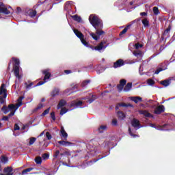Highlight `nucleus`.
I'll use <instances>...</instances> for the list:
<instances>
[{
    "label": "nucleus",
    "mask_w": 175,
    "mask_h": 175,
    "mask_svg": "<svg viewBox=\"0 0 175 175\" xmlns=\"http://www.w3.org/2000/svg\"><path fill=\"white\" fill-rule=\"evenodd\" d=\"M23 99H24V96H21L18 99V103L16 104L15 109L13 111H11V112L8 115L9 118L12 117V116H14V114L16 113V111H17V109H18V107H20V106H21L23 105Z\"/></svg>",
    "instance_id": "obj_7"
},
{
    "label": "nucleus",
    "mask_w": 175,
    "mask_h": 175,
    "mask_svg": "<svg viewBox=\"0 0 175 175\" xmlns=\"http://www.w3.org/2000/svg\"><path fill=\"white\" fill-rule=\"evenodd\" d=\"M0 175H13V169L10 167H5L2 173V167L0 165Z\"/></svg>",
    "instance_id": "obj_9"
},
{
    "label": "nucleus",
    "mask_w": 175,
    "mask_h": 175,
    "mask_svg": "<svg viewBox=\"0 0 175 175\" xmlns=\"http://www.w3.org/2000/svg\"><path fill=\"white\" fill-rule=\"evenodd\" d=\"M124 65V60L123 59H118L116 62L113 64V68H120V66H123Z\"/></svg>",
    "instance_id": "obj_19"
},
{
    "label": "nucleus",
    "mask_w": 175,
    "mask_h": 175,
    "mask_svg": "<svg viewBox=\"0 0 175 175\" xmlns=\"http://www.w3.org/2000/svg\"><path fill=\"white\" fill-rule=\"evenodd\" d=\"M51 118H52V122L55 121V112H51Z\"/></svg>",
    "instance_id": "obj_47"
},
{
    "label": "nucleus",
    "mask_w": 175,
    "mask_h": 175,
    "mask_svg": "<svg viewBox=\"0 0 175 175\" xmlns=\"http://www.w3.org/2000/svg\"><path fill=\"white\" fill-rule=\"evenodd\" d=\"M139 114H142L145 117H152V118H154V116L151 115V113H148V111L146 110H139Z\"/></svg>",
    "instance_id": "obj_21"
},
{
    "label": "nucleus",
    "mask_w": 175,
    "mask_h": 175,
    "mask_svg": "<svg viewBox=\"0 0 175 175\" xmlns=\"http://www.w3.org/2000/svg\"><path fill=\"white\" fill-rule=\"evenodd\" d=\"M142 24L144 27H148L150 25V23L146 18L142 20Z\"/></svg>",
    "instance_id": "obj_34"
},
{
    "label": "nucleus",
    "mask_w": 175,
    "mask_h": 175,
    "mask_svg": "<svg viewBox=\"0 0 175 175\" xmlns=\"http://www.w3.org/2000/svg\"><path fill=\"white\" fill-rule=\"evenodd\" d=\"M131 100L135 102V103H139V102H142V98L140 96L131 97Z\"/></svg>",
    "instance_id": "obj_28"
},
{
    "label": "nucleus",
    "mask_w": 175,
    "mask_h": 175,
    "mask_svg": "<svg viewBox=\"0 0 175 175\" xmlns=\"http://www.w3.org/2000/svg\"><path fill=\"white\" fill-rule=\"evenodd\" d=\"M135 23H136V21H133L131 23V24H129V25H127L120 33V36H121V35H124V33H126V32L128 31V29H129V28H131V27H132V25L135 24Z\"/></svg>",
    "instance_id": "obj_18"
},
{
    "label": "nucleus",
    "mask_w": 175,
    "mask_h": 175,
    "mask_svg": "<svg viewBox=\"0 0 175 175\" xmlns=\"http://www.w3.org/2000/svg\"><path fill=\"white\" fill-rule=\"evenodd\" d=\"M51 96H53V98H54L55 96H57L59 95V89H58V88H55V89L53 90V91L51 93Z\"/></svg>",
    "instance_id": "obj_27"
},
{
    "label": "nucleus",
    "mask_w": 175,
    "mask_h": 175,
    "mask_svg": "<svg viewBox=\"0 0 175 175\" xmlns=\"http://www.w3.org/2000/svg\"><path fill=\"white\" fill-rule=\"evenodd\" d=\"M35 162L37 163V165H40L42 163V157H36L35 159Z\"/></svg>",
    "instance_id": "obj_37"
},
{
    "label": "nucleus",
    "mask_w": 175,
    "mask_h": 175,
    "mask_svg": "<svg viewBox=\"0 0 175 175\" xmlns=\"http://www.w3.org/2000/svg\"><path fill=\"white\" fill-rule=\"evenodd\" d=\"M107 129V126L101 125L98 128V132H99V133H103V132H105V131H106Z\"/></svg>",
    "instance_id": "obj_29"
},
{
    "label": "nucleus",
    "mask_w": 175,
    "mask_h": 175,
    "mask_svg": "<svg viewBox=\"0 0 175 175\" xmlns=\"http://www.w3.org/2000/svg\"><path fill=\"white\" fill-rule=\"evenodd\" d=\"M60 137H62V140H68V133L64 129V126H61L60 130Z\"/></svg>",
    "instance_id": "obj_12"
},
{
    "label": "nucleus",
    "mask_w": 175,
    "mask_h": 175,
    "mask_svg": "<svg viewBox=\"0 0 175 175\" xmlns=\"http://www.w3.org/2000/svg\"><path fill=\"white\" fill-rule=\"evenodd\" d=\"M51 108L49 107L48 109H46L42 114H41V117H44V116H47V114H49V113H50V109Z\"/></svg>",
    "instance_id": "obj_35"
},
{
    "label": "nucleus",
    "mask_w": 175,
    "mask_h": 175,
    "mask_svg": "<svg viewBox=\"0 0 175 175\" xmlns=\"http://www.w3.org/2000/svg\"><path fill=\"white\" fill-rule=\"evenodd\" d=\"M160 66L161 67L155 71V75H159L160 72L166 70V69H167V66L165 64H161Z\"/></svg>",
    "instance_id": "obj_16"
},
{
    "label": "nucleus",
    "mask_w": 175,
    "mask_h": 175,
    "mask_svg": "<svg viewBox=\"0 0 175 175\" xmlns=\"http://www.w3.org/2000/svg\"><path fill=\"white\" fill-rule=\"evenodd\" d=\"M153 12H154V14H155L156 16L159 14V10H158V7L153 8Z\"/></svg>",
    "instance_id": "obj_45"
},
{
    "label": "nucleus",
    "mask_w": 175,
    "mask_h": 175,
    "mask_svg": "<svg viewBox=\"0 0 175 175\" xmlns=\"http://www.w3.org/2000/svg\"><path fill=\"white\" fill-rule=\"evenodd\" d=\"M14 131H19L20 130V126H18V125H17V124H16L14 125Z\"/></svg>",
    "instance_id": "obj_57"
},
{
    "label": "nucleus",
    "mask_w": 175,
    "mask_h": 175,
    "mask_svg": "<svg viewBox=\"0 0 175 175\" xmlns=\"http://www.w3.org/2000/svg\"><path fill=\"white\" fill-rule=\"evenodd\" d=\"M163 111H165V106L160 105L154 109V114H161V113H163Z\"/></svg>",
    "instance_id": "obj_17"
},
{
    "label": "nucleus",
    "mask_w": 175,
    "mask_h": 175,
    "mask_svg": "<svg viewBox=\"0 0 175 175\" xmlns=\"http://www.w3.org/2000/svg\"><path fill=\"white\" fill-rule=\"evenodd\" d=\"M36 142V139L35 137H31L29 139V145L32 146V144H33V143H35Z\"/></svg>",
    "instance_id": "obj_43"
},
{
    "label": "nucleus",
    "mask_w": 175,
    "mask_h": 175,
    "mask_svg": "<svg viewBox=\"0 0 175 175\" xmlns=\"http://www.w3.org/2000/svg\"><path fill=\"white\" fill-rule=\"evenodd\" d=\"M58 144H60V146H64V147H70L73 146V144L72 142H69L66 140H61L57 142Z\"/></svg>",
    "instance_id": "obj_15"
},
{
    "label": "nucleus",
    "mask_w": 175,
    "mask_h": 175,
    "mask_svg": "<svg viewBox=\"0 0 175 175\" xmlns=\"http://www.w3.org/2000/svg\"><path fill=\"white\" fill-rule=\"evenodd\" d=\"M81 105H84L82 100H73L68 104V107H70V110H74V109L81 107Z\"/></svg>",
    "instance_id": "obj_6"
},
{
    "label": "nucleus",
    "mask_w": 175,
    "mask_h": 175,
    "mask_svg": "<svg viewBox=\"0 0 175 175\" xmlns=\"http://www.w3.org/2000/svg\"><path fill=\"white\" fill-rule=\"evenodd\" d=\"M49 144L48 142H45L43 145L44 148H46V147H49Z\"/></svg>",
    "instance_id": "obj_62"
},
{
    "label": "nucleus",
    "mask_w": 175,
    "mask_h": 175,
    "mask_svg": "<svg viewBox=\"0 0 175 175\" xmlns=\"http://www.w3.org/2000/svg\"><path fill=\"white\" fill-rule=\"evenodd\" d=\"M90 83V80L85 81L81 83V87H85Z\"/></svg>",
    "instance_id": "obj_49"
},
{
    "label": "nucleus",
    "mask_w": 175,
    "mask_h": 175,
    "mask_svg": "<svg viewBox=\"0 0 175 175\" xmlns=\"http://www.w3.org/2000/svg\"><path fill=\"white\" fill-rule=\"evenodd\" d=\"M147 84L148 85H154L155 84V81L152 79H148Z\"/></svg>",
    "instance_id": "obj_44"
},
{
    "label": "nucleus",
    "mask_w": 175,
    "mask_h": 175,
    "mask_svg": "<svg viewBox=\"0 0 175 175\" xmlns=\"http://www.w3.org/2000/svg\"><path fill=\"white\" fill-rule=\"evenodd\" d=\"M131 90H132V83H128L123 89V91H124V92H128L129 91H131Z\"/></svg>",
    "instance_id": "obj_22"
},
{
    "label": "nucleus",
    "mask_w": 175,
    "mask_h": 175,
    "mask_svg": "<svg viewBox=\"0 0 175 175\" xmlns=\"http://www.w3.org/2000/svg\"><path fill=\"white\" fill-rule=\"evenodd\" d=\"M78 87L79 85L73 84L72 88V90H76V88H77Z\"/></svg>",
    "instance_id": "obj_63"
},
{
    "label": "nucleus",
    "mask_w": 175,
    "mask_h": 175,
    "mask_svg": "<svg viewBox=\"0 0 175 175\" xmlns=\"http://www.w3.org/2000/svg\"><path fill=\"white\" fill-rule=\"evenodd\" d=\"M12 60L14 62L13 68L14 73L16 79L20 80L22 77L21 75H20V72H21V68H20V59L14 57L12 58Z\"/></svg>",
    "instance_id": "obj_3"
},
{
    "label": "nucleus",
    "mask_w": 175,
    "mask_h": 175,
    "mask_svg": "<svg viewBox=\"0 0 175 175\" xmlns=\"http://www.w3.org/2000/svg\"><path fill=\"white\" fill-rule=\"evenodd\" d=\"M58 155H59V150H56L53 154L54 158H58Z\"/></svg>",
    "instance_id": "obj_52"
},
{
    "label": "nucleus",
    "mask_w": 175,
    "mask_h": 175,
    "mask_svg": "<svg viewBox=\"0 0 175 175\" xmlns=\"http://www.w3.org/2000/svg\"><path fill=\"white\" fill-rule=\"evenodd\" d=\"M118 91H122L124 90V85L120 84L118 85Z\"/></svg>",
    "instance_id": "obj_53"
},
{
    "label": "nucleus",
    "mask_w": 175,
    "mask_h": 175,
    "mask_svg": "<svg viewBox=\"0 0 175 175\" xmlns=\"http://www.w3.org/2000/svg\"><path fill=\"white\" fill-rule=\"evenodd\" d=\"M12 10V7L8 8L3 5V3H0V13H3L4 14H10Z\"/></svg>",
    "instance_id": "obj_8"
},
{
    "label": "nucleus",
    "mask_w": 175,
    "mask_h": 175,
    "mask_svg": "<svg viewBox=\"0 0 175 175\" xmlns=\"http://www.w3.org/2000/svg\"><path fill=\"white\" fill-rule=\"evenodd\" d=\"M72 6H73V1H67L65 5V10L69 12V10H72Z\"/></svg>",
    "instance_id": "obj_20"
},
{
    "label": "nucleus",
    "mask_w": 175,
    "mask_h": 175,
    "mask_svg": "<svg viewBox=\"0 0 175 175\" xmlns=\"http://www.w3.org/2000/svg\"><path fill=\"white\" fill-rule=\"evenodd\" d=\"M110 153H108L107 154H105V156L96 159V160H94V162H98V161H99V159H102V158H105V157H107V155H109Z\"/></svg>",
    "instance_id": "obj_59"
},
{
    "label": "nucleus",
    "mask_w": 175,
    "mask_h": 175,
    "mask_svg": "<svg viewBox=\"0 0 175 175\" xmlns=\"http://www.w3.org/2000/svg\"><path fill=\"white\" fill-rule=\"evenodd\" d=\"M33 168H27V169H25L24 170L23 172H22V174H27V173L29 172H31L33 170Z\"/></svg>",
    "instance_id": "obj_38"
},
{
    "label": "nucleus",
    "mask_w": 175,
    "mask_h": 175,
    "mask_svg": "<svg viewBox=\"0 0 175 175\" xmlns=\"http://www.w3.org/2000/svg\"><path fill=\"white\" fill-rule=\"evenodd\" d=\"M65 105H66V101L65 100H60V101L59 102V103L57 105V109H59L64 107V106H65Z\"/></svg>",
    "instance_id": "obj_26"
},
{
    "label": "nucleus",
    "mask_w": 175,
    "mask_h": 175,
    "mask_svg": "<svg viewBox=\"0 0 175 175\" xmlns=\"http://www.w3.org/2000/svg\"><path fill=\"white\" fill-rule=\"evenodd\" d=\"M27 14V16H29V17H35L36 16V11H33V10H29Z\"/></svg>",
    "instance_id": "obj_25"
},
{
    "label": "nucleus",
    "mask_w": 175,
    "mask_h": 175,
    "mask_svg": "<svg viewBox=\"0 0 175 175\" xmlns=\"http://www.w3.org/2000/svg\"><path fill=\"white\" fill-rule=\"evenodd\" d=\"M49 157H50V156H49V154H47V153H45V154H44L42 155L43 159H49Z\"/></svg>",
    "instance_id": "obj_54"
},
{
    "label": "nucleus",
    "mask_w": 175,
    "mask_h": 175,
    "mask_svg": "<svg viewBox=\"0 0 175 175\" xmlns=\"http://www.w3.org/2000/svg\"><path fill=\"white\" fill-rule=\"evenodd\" d=\"M43 107H44V105H43V103H40L37 107H36L33 111H38V110H41V109H43Z\"/></svg>",
    "instance_id": "obj_30"
},
{
    "label": "nucleus",
    "mask_w": 175,
    "mask_h": 175,
    "mask_svg": "<svg viewBox=\"0 0 175 175\" xmlns=\"http://www.w3.org/2000/svg\"><path fill=\"white\" fill-rule=\"evenodd\" d=\"M64 72L66 73V75H69L70 73H72V71L69 70H66L64 71Z\"/></svg>",
    "instance_id": "obj_61"
},
{
    "label": "nucleus",
    "mask_w": 175,
    "mask_h": 175,
    "mask_svg": "<svg viewBox=\"0 0 175 175\" xmlns=\"http://www.w3.org/2000/svg\"><path fill=\"white\" fill-rule=\"evenodd\" d=\"M61 157H64L65 155L66 157H70L72 155V153L69 150H66L63 153H60Z\"/></svg>",
    "instance_id": "obj_32"
},
{
    "label": "nucleus",
    "mask_w": 175,
    "mask_h": 175,
    "mask_svg": "<svg viewBox=\"0 0 175 175\" xmlns=\"http://www.w3.org/2000/svg\"><path fill=\"white\" fill-rule=\"evenodd\" d=\"M62 165H64V166H68V167H76V166H70L69 164L66 163H62Z\"/></svg>",
    "instance_id": "obj_56"
},
{
    "label": "nucleus",
    "mask_w": 175,
    "mask_h": 175,
    "mask_svg": "<svg viewBox=\"0 0 175 175\" xmlns=\"http://www.w3.org/2000/svg\"><path fill=\"white\" fill-rule=\"evenodd\" d=\"M140 15L141 16H147V13L146 12H141Z\"/></svg>",
    "instance_id": "obj_64"
},
{
    "label": "nucleus",
    "mask_w": 175,
    "mask_h": 175,
    "mask_svg": "<svg viewBox=\"0 0 175 175\" xmlns=\"http://www.w3.org/2000/svg\"><path fill=\"white\" fill-rule=\"evenodd\" d=\"M9 120V116H3L1 121H8Z\"/></svg>",
    "instance_id": "obj_58"
},
{
    "label": "nucleus",
    "mask_w": 175,
    "mask_h": 175,
    "mask_svg": "<svg viewBox=\"0 0 175 175\" xmlns=\"http://www.w3.org/2000/svg\"><path fill=\"white\" fill-rule=\"evenodd\" d=\"M46 138L48 139V140H51L52 139V136H51V134H50L49 132H46Z\"/></svg>",
    "instance_id": "obj_48"
},
{
    "label": "nucleus",
    "mask_w": 175,
    "mask_h": 175,
    "mask_svg": "<svg viewBox=\"0 0 175 175\" xmlns=\"http://www.w3.org/2000/svg\"><path fill=\"white\" fill-rule=\"evenodd\" d=\"M135 47L137 50H139V49H142V47H143V44H139V43H136L135 44Z\"/></svg>",
    "instance_id": "obj_46"
},
{
    "label": "nucleus",
    "mask_w": 175,
    "mask_h": 175,
    "mask_svg": "<svg viewBox=\"0 0 175 175\" xmlns=\"http://www.w3.org/2000/svg\"><path fill=\"white\" fill-rule=\"evenodd\" d=\"M69 111V109H66V108H62L60 111V115L64 116V114H66V113H68Z\"/></svg>",
    "instance_id": "obj_39"
},
{
    "label": "nucleus",
    "mask_w": 175,
    "mask_h": 175,
    "mask_svg": "<svg viewBox=\"0 0 175 175\" xmlns=\"http://www.w3.org/2000/svg\"><path fill=\"white\" fill-rule=\"evenodd\" d=\"M117 116L118 118L121 120H124L125 117H126V115H125L122 111H118Z\"/></svg>",
    "instance_id": "obj_23"
},
{
    "label": "nucleus",
    "mask_w": 175,
    "mask_h": 175,
    "mask_svg": "<svg viewBox=\"0 0 175 175\" xmlns=\"http://www.w3.org/2000/svg\"><path fill=\"white\" fill-rule=\"evenodd\" d=\"M73 32L74 33H75L76 36L79 38V39H80L83 46H85V47H90V49L93 51L95 50L96 51H99V53H100L102 50H105L107 46H109L108 44L105 45L106 44V42L105 41H102L101 42L99 43L98 45L96 46H90L87 40L84 39V35H83L81 32H80L79 30L76 29H73Z\"/></svg>",
    "instance_id": "obj_2"
},
{
    "label": "nucleus",
    "mask_w": 175,
    "mask_h": 175,
    "mask_svg": "<svg viewBox=\"0 0 175 175\" xmlns=\"http://www.w3.org/2000/svg\"><path fill=\"white\" fill-rule=\"evenodd\" d=\"M129 133L130 136H132L133 137H139V135L133 134V132L132 130H131V128H129Z\"/></svg>",
    "instance_id": "obj_40"
},
{
    "label": "nucleus",
    "mask_w": 175,
    "mask_h": 175,
    "mask_svg": "<svg viewBox=\"0 0 175 175\" xmlns=\"http://www.w3.org/2000/svg\"><path fill=\"white\" fill-rule=\"evenodd\" d=\"M118 106H120V107H133V105H132L131 104H125V103H119Z\"/></svg>",
    "instance_id": "obj_31"
},
{
    "label": "nucleus",
    "mask_w": 175,
    "mask_h": 175,
    "mask_svg": "<svg viewBox=\"0 0 175 175\" xmlns=\"http://www.w3.org/2000/svg\"><path fill=\"white\" fill-rule=\"evenodd\" d=\"M6 85L2 83L0 87V103L3 105L6 101L8 93L6 92Z\"/></svg>",
    "instance_id": "obj_4"
},
{
    "label": "nucleus",
    "mask_w": 175,
    "mask_h": 175,
    "mask_svg": "<svg viewBox=\"0 0 175 175\" xmlns=\"http://www.w3.org/2000/svg\"><path fill=\"white\" fill-rule=\"evenodd\" d=\"M16 109V105L11 104L8 105V107L3 106L1 108V111H3V113H4V114H8V113H9V111H12L13 110H14Z\"/></svg>",
    "instance_id": "obj_10"
},
{
    "label": "nucleus",
    "mask_w": 175,
    "mask_h": 175,
    "mask_svg": "<svg viewBox=\"0 0 175 175\" xmlns=\"http://www.w3.org/2000/svg\"><path fill=\"white\" fill-rule=\"evenodd\" d=\"M162 85H164V87H167L170 84V81L165 80L161 81Z\"/></svg>",
    "instance_id": "obj_36"
},
{
    "label": "nucleus",
    "mask_w": 175,
    "mask_h": 175,
    "mask_svg": "<svg viewBox=\"0 0 175 175\" xmlns=\"http://www.w3.org/2000/svg\"><path fill=\"white\" fill-rule=\"evenodd\" d=\"M72 18H73V20L77 21L78 23H80L81 21V18L77 15L72 16Z\"/></svg>",
    "instance_id": "obj_33"
},
{
    "label": "nucleus",
    "mask_w": 175,
    "mask_h": 175,
    "mask_svg": "<svg viewBox=\"0 0 175 175\" xmlns=\"http://www.w3.org/2000/svg\"><path fill=\"white\" fill-rule=\"evenodd\" d=\"M112 125H113V126H117V125H118L117 119H113V120H112Z\"/></svg>",
    "instance_id": "obj_51"
},
{
    "label": "nucleus",
    "mask_w": 175,
    "mask_h": 175,
    "mask_svg": "<svg viewBox=\"0 0 175 175\" xmlns=\"http://www.w3.org/2000/svg\"><path fill=\"white\" fill-rule=\"evenodd\" d=\"M1 161L2 163H8V157H6L5 156H2L1 158Z\"/></svg>",
    "instance_id": "obj_42"
},
{
    "label": "nucleus",
    "mask_w": 175,
    "mask_h": 175,
    "mask_svg": "<svg viewBox=\"0 0 175 175\" xmlns=\"http://www.w3.org/2000/svg\"><path fill=\"white\" fill-rule=\"evenodd\" d=\"M149 126H151V128H155V129H157V131H165L163 129V127L161 126H155V124L152 123H150Z\"/></svg>",
    "instance_id": "obj_24"
},
{
    "label": "nucleus",
    "mask_w": 175,
    "mask_h": 175,
    "mask_svg": "<svg viewBox=\"0 0 175 175\" xmlns=\"http://www.w3.org/2000/svg\"><path fill=\"white\" fill-rule=\"evenodd\" d=\"M32 85H33V83H30L29 85H26L27 90H31V88H32Z\"/></svg>",
    "instance_id": "obj_55"
},
{
    "label": "nucleus",
    "mask_w": 175,
    "mask_h": 175,
    "mask_svg": "<svg viewBox=\"0 0 175 175\" xmlns=\"http://www.w3.org/2000/svg\"><path fill=\"white\" fill-rule=\"evenodd\" d=\"M42 73H43V75H44V81H41L38 82L37 83V85H36L35 87H38L39 85H43V84H44V83H47V81H49V80H50V77L51 76V74H50V70H49V69L44 70L42 71Z\"/></svg>",
    "instance_id": "obj_5"
},
{
    "label": "nucleus",
    "mask_w": 175,
    "mask_h": 175,
    "mask_svg": "<svg viewBox=\"0 0 175 175\" xmlns=\"http://www.w3.org/2000/svg\"><path fill=\"white\" fill-rule=\"evenodd\" d=\"M120 85H123V86L125 85V84H126V80L125 79L120 80Z\"/></svg>",
    "instance_id": "obj_50"
},
{
    "label": "nucleus",
    "mask_w": 175,
    "mask_h": 175,
    "mask_svg": "<svg viewBox=\"0 0 175 175\" xmlns=\"http://www.w3.org/2000/svg\"><path fill=\"white\" fill-rule=\"evenodd\" d=\"M92 98H91L90 100L87 101L88 103H89V104L92 103V102H94V100H95V99H97L98 97L96 96H95V95H92Z\"/></svg>",
    "instance_id": "obj_41"
},
{
    "label": "nucleus",
    "mask_w": 175,
    "mask_h": 175,
    "mask_svg": "<svg viewBox=\"0 0 175 175\" xmlns=\"http://www.w3.org/2000/svg\"><path fill=\"white\" fill-rule=\"evenodd\" d=\"M133 54L139 59L138 61H142V59H143V55L144 53L142 51L135 50L133 52Z\"/></svg>",
    "instance_id": "obj_11"
},
{
    "label": "nucleus",
    "mask_w": 175,
    "mask_h": 175,
    "mask_svg": "<svg viewBox=\"0 0 175 175\" xmlns=\"http://www.w3.org/2000/svg\"><path fill=\"white\" fill-rule=\"evenodd\" d=\"M102 72H105V68H102L101 70L98 69L97 73L100 74Z\"/></svg>",
    "instance_id": "obj_60"
},
{
    "label": "nucleus",
    "mask_w": 175,
    "mask_h": 175,
    "mask_svg": "<svg viewBox=\"0 0 175 175\" xmlns=\"http://www.w3.org/2000/svg\"><path fill=\"white\" fill-rule=\"evenodd\" d=\"M131 125L132 126H133V128H137L136 130L140 129V128H142V126H140V122L139 121V120H137L135 118L131 121Z\"/></svg>",
    "instance_id": "obj_14"
},
{
    "label": "nucleus",
    "mask_w": 175,
    "mask_h": 175,
    "mask_svg": "<svg viewBox=\"0 0 175 175\" xmlns=\"http://www.w3.org/2000/svg\"><path fill=\"white\" fill-rule=\"evenodd\" d=\"M172 30V25H169L168 27L164 31L163 36L164 39H169L170 38V31Z\"/></svg>",
    "instance_id": "obj_13"
},
{
    "label": "nucleus",
    "mask_w": 175,
    "mask_h": 175,
    "mask_svg": "<svg viewBox=\"0 0 175 175\" xmlns=\"http://www.w3.org/2000/svg\"><path fill=\"white\" fill-rule=\"evenodd\" d=\"M89 21L96 29V33H90V36H92V39L94 40H99L100 36L105 35V31L102 30L103 28V22H102V20L96 16V15L94 14L90 16Z\"/></svg>",
    "instance_id": "obj_1"
}]
</instances>
